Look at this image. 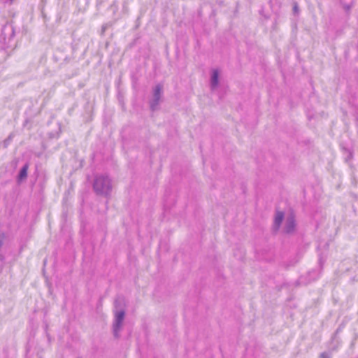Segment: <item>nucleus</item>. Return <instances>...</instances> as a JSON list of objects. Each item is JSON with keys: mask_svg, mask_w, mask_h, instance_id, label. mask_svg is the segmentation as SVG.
Returning <instances> with one entry per match:
<instances>
[{"mask_svg": "<svg viewBox=\"0 0 358 358\" xmlns=\"http://www.w3.org/2000/svg\"><path fill=\"white\" fill-rule=\"evenodd\" d=\"M219 83V71L217 69L213 71L210 78V87L212 90L215 89Z\"/></svg>", "mask_w": 358, "mask_h": 358, "instance_id": "8", "label": "nucleus"}, {"mask_svg": "<svg viewBox=\"0 0 358 358\" xmlns=\"http://www.w3.org/2000/svg\"><path fill=\"white\" fill-rule=\"evenodd\" d=\"M285 214L282 211H276L275 217H274V222H273V230L275 231H277L279 230L280 225L284 220Z\"/></svg>", "mask_w": 358, "mask_h": 358, "instance_id": "6", "label": "nucleus"}, {"mask_svg": "<svg viewBox=\"0 0 358 358\" xmlns=\"http://www.w3.org/2000/svg\"><path fill=\"white\" fill-rule=\"evenodd\" d=\"M343 9L349 13L353 6V0H340Z\"/></svg>", "mask_w": 358, "mask_h": 358, "instance_id": "11", "label": "nucleus"}, {"mask_svg": "<svg viewBox=\"0 0 358 358\" xmlns=\"http://www.w3.org/2000/svg\"><path fill=\"white\" fill-rule=\"evenodd\" d=\"M93 189L97 195L108 196L112 191L110 178L104 174H97L94 176Z\"/></svg>", "mask_w": 358, "mask_h": 358, "instance_id": "1", "label": "nucleus"}, {"mask_svg": "<svg viewBox=\"0 0 358 358\" xmlns=\"http://www.w3.org/2000/svg\"><path fill=\"white\" fill-rule=\"evenodd\" d=\"M295 227L296 222L294 216L292 214H290L286 218L284 227V231L286 234H292L294 231Z\"/></svg>", "mask_w": 358, "mask_h": 358, "instance_id": "5", "label": "nucleus"}, {"mask_svg": "<svg viewBox=\"0 0 358 358\" xmlns=\"http://www.w3.org/2000/svg\"><path fill=\"white\" fill-rule=\"evenodd\" d=\"M115 320L113 324V332L115 338L120 337V331L125 317V310H114Z\"/></svg>", "mask_w": 358, "mask_h": 358, "instance_id": "3", "label": "nucleus"}, {"mask_svg": "<svg viewBox=\"0 0 358 358\" xmlns=\"http://www.w3.org/2000/svg\"><path fill=\"white\" fill-rule=\"evenodd\" d=\"M13 139V134H10L8 138H6L3 141V148H6L8 145L10 144V143L11 142Z\"/></svg>", "mask_w": 358, "mask_h": 358, "instance_id": "12", "label": "nucleus"}, {"mask_svg": "<svg viewBox=\"0 0 358 358\" xmlns=\"http://www.w3.org/2000/svg\"><path fill=\"white\" fill-rule=\"evenodd\" d=\"M15 36V30L11 23H6L1 31V37L4 41H7L8 43Z\"/></svg>", "mask_w": 358, "mask_h": 358, "instance_id": "4", "label": "nucleus"}, {"mask_svg": "<svg viewBox=\"0 0 358 358\" xmlns=\"http://www.w3.org/2000/svg\"><path fill=\"white\" fill-rule=\"evenodd\" d=\"M7 242V236L4 231H1L0 229V250H1L2 247ZM5 257L3 255L0 253V261L3 263L4 262Z\"/></svg>", "mask_w": 358, "mask_h": 358, "instance_id": "10", "label": "nucleus"}, {"mask_svg": "<svg viewBox=\"0 0 358 358\" xmlns=\"http://www.w3.org/2000/svg\"><path fill=\"white\" fill-rule=\"evenodd\" d=\"M125 307L124 298L122 296H117L114 301V310H125Z\"/></svg>", "mask_w": 358, "mask_h": 358, "instance_id": "7", "label": "nucleus"}, {"mask_svg": "<svg viewBox=\"0 0 358 358\" xmlns=\"http://www.w3.org/2000/svg\"><path fill=\"white\" fill-rule=\"evenodd\" d=\"M320 358H329V357L326 352H323L320 355Z\"/></svg>", "mask_w": 358, "mask_h": 358, "instance_id": "14", "label": "nucleus"}, {"mask_svg": "<svg viewBox=\"0 0 358 358\" xmlns=\"http://www.w3.org/2000/svg\"><path fill=\"white\" fill-rule=\"evenodd\" d=\"M293 10L294 13H297L299 12V7L296 3L294 4L293 7Z\"/></svg>", "mask_w": 358, "mask_h": 358, "instance_id": "13", "label": "nucleus"}, {"mask_svg": "<svg viewBox=\"0 0 358 358\" xmlns=\"http://www.w3.org/2000/svg\"><path fill=\"white\" fill-rule=\"evenodd\" d=\"M106 25H103V26L102 27V32H104V31H105V30H106Z\"/></svg>", "mask_w": 358, "mask_h": 358, "instance_id": "15", "label": "nucleus"}, {"mask_svg": "<svg viewBox=\"0 0 358 358\" xmlns=\"http://www.w3.org/2000/svg\"><path fill=\"white\" fill-rule=\"evenodd\" d=\"M77 358H80V357H77Z\"/></svg>", "mask_w": 358, "mask_h": 358, "instance_id": "16", "label": "nucleus"}, {"mask_svg": "<svg viewBox=\"0 0 358 358\" xmlns=\"http://www.w3.org/2000/svg\"><path fill=\"white\" fill-rule=\"evenodd\" d=\"M28 169H29V164L26 163L22 167V169H20L19 174L17 176V182H20L27 178Z\"/></svg>", "mask_w": 358, "mask_h": 358, "instance_id": "9", "label": "nucleus"}, {"mask_svg": "<svg viewBox=\"0 0 358 358\" xmlns=\"http://www.w3.org/2000/svg\"><path fill=\"white\" fill-rule=\"evenodd\" d=\"M162 92L163 85L162 84H157L153 88L152 97L149 101L150 108L152 111H155L158 109L162 96Z\"/></svg>", "mask_w": 358, "mask_h": 358, "instance_id": "2", "label": "nucleus"}]
</instances>
